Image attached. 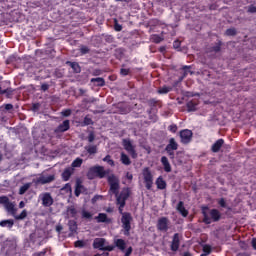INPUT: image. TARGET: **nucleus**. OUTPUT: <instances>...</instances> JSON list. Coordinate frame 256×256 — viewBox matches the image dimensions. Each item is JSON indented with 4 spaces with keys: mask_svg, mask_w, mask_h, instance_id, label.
<instances>
[{
    "mask_svg": "<svg viewBox=\"0 0 256 256\" xmlns=\"http://www.w3.org/2000/svg\"><path fill=\"white\" fill-rule=\"evenodd\" d=\"M74 173H75V169L71 167L65 168V170L62 173L63 181H69V179H71V175H73Z\"/></svg>",
    "mask_w": 256,
    "mask_h": 256,
    "instance_id": "obj_15",
    "label": "nucleus"
},
{
    "mask_svg": "<svg viewBox=\"0 0 256 256\" xmlns=\"http://www.w3.org/2000/svg\"><path fill=\"white\" fill-rule=\"evenodd\" d=\"M68 213L72 215V217H75V215H77V210L75 209V207H70L68 208Z\"/></svg>",
    "mask_w": 256,
    "mask_h": 256,
    "instance_id": "obj_39",
    "label": "nucleus"
},
{
    "mask_svg": "<svg viewBox=\"0 0 256 256\" xmlns=\"http://www.w3.org/2000/svg\"><path fill=\"white\" fill-rule=\"evenodd\" d=\"M88 141H89V143H93L95 141V134L93 132H91L88 135Z\"/></svg>",
    "mask_w": 256,
    "mask_h": 256,
    "instance_id": "obj_43",
    "label": "nucleus"
},
{
    "mask_svg": "<svg viewBox=\"0 0 256 256\" xmlns=\"http://www.w3.org/2000/svg\"><path fill=\"white\" fill-rule=\"evenodd\" d=\"M252 247H253V249H255V251H256V238H253V239H252Z\"/></svg>",
    "mask_w": 256,
    "mask_h": 256,
    "instance_id": "obj_57",
    "label": "nucleus"
},
{
    "mask_svg": "<svg viewBox=\"0 0 256 256\" xmlns=\"http://www.w3.org/2000/svg\"><path fill=\"white\" fill-rule=\"evenodd\" d=\"M4 109H6V111H11V109H13V105L12 104H5Z\"/></svg>",
    "mask_w": 256,
    "mask_h": 256,
    "instance_id": "obj_51",
    "label": "nucleus"
},
{
    "mask_svg": "<svg viewBox=\"0 0 256 256\" xmlns=\"http://www.w3.org/2000/svg\"><path fill=\"white\" fill-rule=\"evenodd\" d=\"M237 256H251L247 252L238 253Z\"/></svg>",
    "mask_w": 256,
    "mask_h": 256,
    "instance_id": "obj_58",
    "label": "nucleus"
},
{
    "mask_svg": "<svg viewBox=\"0 0 256 256\" xmlns=\"http://www.w3.org/2000/svg\"><path fill=\"white\" fill-rule=\"evenodd\" d=\"M178 147H179V145L175 141V138H171L169 140L168 145L166 146V151H167L168 155H170L171 159H173V157L175 156L174 151H177Z\"/></svg>",
    "mask_w": 256,
    "mask_h": 256,
    "instance_id": "obj_12",
    "label": "nucleus"
},
{
    "mask_svg": "<svg viewBox=\"0 0 256 256\" xmlns=\"http://www.w3.org/2000/svg\"><path fill=\"white\" fill-rule=\"evenodd\" d=\"M96 220L98 223H111V219L107 218V214L105 213H100L97 217Z\"/></svg>",
    "mask_w": 256,
    "mask_h": 256,
    "instance_id": "obj_22",
    "label": "nucleus"
},
{
    "mask_svg": "<svg viewBox=\"0 0 256 256\" xmlns=\"http://www.w3.org/2000/svg\"><path fill=\"white\" fill-rule=\"evenodd\" d=\"M41 89H42V91H47V89H49V85H47V84H42V85H41Z\"/></svg>",
    "mask_w": 256,
    "mask_h": 256,
    "instance_id": "obj_55",
    "label": "nucleus"
},
{
    "mask_svg": "<svg viewBox=\"0 0 256 256\" xmlns=\"http://www.w3.org/2000/svg\"><path fill=\"white\" fill-rule=\"evenodd\" d=\"M52 181H55V174H49L47 172H42L36 178V183L38 185H47V183H52Z\"/></svg>",
    "mask_w": 256,
    "mask_h": 256,
    "instance_id": "obj_7",
    "label": "nucleus"
},
{
    "mask_svg": "<svg viewBox=\"0 0 256 256\" xmlns=\"http://www.w3.org/2000/svg\"><path fill=\"white\" fill-rule=\"evenodd\" d=\"M82 217H83L84 219H91V217H93V215L90 214V212H88V211H86V210H83V211H82Z\"/></svg>",
    "mask_w": 256,
    "mask_h": 256,
    "instance_id": "obj_38",
    "label": "nucleus"
},
{
    "mask_svg": "<svg viewBox=\"0 0 256 256\" xmlns=\"http://www.w3.org/2000/svg\"><path fill=\"white\" fill-rule=\"evenodd\" d=\"M103 161L108 163V165H111V167H115V161H113V159H111L110 155H107L106 157H104Z\"/></svg>",
    "mask_w": 256,
    "mask_h": 256,
    "instance_id": "obj_34",
    "label": "nucleus"
},
{
    "mask_svg": "<svg viewBox=\"0 0 256 256\" xmlns=\"http://www.w3.org/2000/svg\"><path fill=\"white\" fill-rule=\"evenodd\" d=\"M120 73H121V75H123V76L125 77V76L129 75V69H127V68H122V69L120 70Z\"/></svg>",
    "mask_w": 256,
    "mask_h": 256,
    "instance_id": "obj_45",
    "label": "nucleus"
},
{
    "mask_svg": "<svg viewBox=\"0 0 256 256\" xmlns=\"http://www.w3.org/2000/svg\"><path fill=\"white\" fill-rule=\"evenodd\" d=\"M180 139L181 143L187 145V143H190L191 139H193V132L189 129L180 131Z\"/></svg>",
    "mask_w": 256,
    "mask_h": 256,
    "instance_id": "obj_11",
    "label": "nucleus"
},
{
    "mask_svg": "<svg viewBox=\"0 0 256 256\" xmlns=\"http://www.w3.org/2000/svg\"><path fill=\"white\" fill-rule=\"evenodd\" d=\"M0 205H3L7 213L12 215L16 221H23V219L27 218V210L24 209L19 215H17L15 202H11L7 196H0Z\"/></svg>",
    "mask_w": 256,
    "mask_h": 256,
    "instance_id": "obj_1",
    "label": "nucleus"
},
{
    "mask_svg": "<svg viewBox=\"0 0 256 256\" xmlns=\"http://www.w3.org/2000/svg\"><path fill=\"white\" fill-rule=\"evenodd\" d=\"M114 245H116V247L120 249V251H125V247H127V243H125V240L123 239L114 240Z\"/></svg>",
    "mask_w": 256,
    "mask_h": 256,
    "instance_id": "obj_20",
    "label": "nucleus"
},
{
    "mask_svg": "<svg viewBox=\"0 0 256 256\" xmlns=\"http://www.w3.org/2000/svg\"><path fill=\"white\" fill-rule=\"evenodd\" d=\"M171 87L169 86H162L161 88L158 89V93H160V95H165L167 93H169L171 91Z\"/></svg>",
    "mask_w": 256,
    "mask_h": 256,
    "instance_id": "obj_33",
    "label": "nucleus"
},
{
    "mask_svg": "<svg viewBox=\"0 0 256 256\" xmlns=\"http://www.w3.org/2000/svg\"><path fill=\"white\" fill-rule=\"evenodd\" d=\"M161 163H162V165L164 167V171L166 173H171V164L169 163V159H167L166 156H163L161 158Z\"/></svg>",
    "mask_w": 256,
    "mask_h": 256,
    "instance_id": "obj_16",
    "label": "nucleus"
},
{
    "mask_svg": "<svg viewBox=\"0 0 256 256\" xmlns=\"http://www.w3.org/2000/svg\"><path fill=\"white\" fill-rule=\"evenodd\" d=\"M85 150L87 151V153H89V155H95V153H97V146L89 145L85 147Z\"/></svg>",
    "mask_w": 256,
    "mask_h": 256,
    "instance_id": "obj_27",
    "label": "nucleus"
},
{
    "mask_svg": "<svg viewBox=\"0 0 256 256\" xmlns=\"http://www.w3.org/2000/svg\"><path fill=\"white\" fill-rule=\"evenodd\" d=\"M14 225L15 221L13 219L0 221V227H7L8 229H12Z\"/></svg>",
    "mask_w": 256,
    "mask_h": 256,
    "instance_id": "obj_18",
    "label": "nucleus"
},
{
    "mask_svg": "<svg viewBox=\"0 0 256 256\" xmlns=\"http://www.w3.org/2000/svg\"><path fill=\"white\" fill-rule=\"evenodd\" d=\"M99 199H103V196H99V195H96L92 198V203H97V201H99Z\"/></svg>",
    "mask_w": 256,
    "mask_h": 256,
    "instance_id": "obj_47",
    "label": "nucleus"
},
{
    "mask_svg": "<svg viewBox=\"0 0 256 256\" xmlns=\"http://www.w3.org/2000/svg\"><path fill=\"white\" fill-rule=\"evenodd\" d=\"M237 33V31L234 28H230L226 30V35L233 36Z\"/></svg>",
    "mask_w": 256,
    "mask_h": 256,
    "instance_id": "obj_40",
    "label": "nucleus"
},
{
    "mask_svg": "<svg viewBox=\"0 0 256 256\" xmlns=\"http://www.w3.org/2000/svg\"><path fill=\"white\" fill-rule=\"evenodd\" d=\"M122 215V227L124 229V235H129V232L131 231V221H132V217L131 214L125 212L123 213V208H122V212H120Z\"/></svg>",
    "mask_w": 256,
    "mask_h": 256,
    "instance_id": "obj_5",
    "label": "nucleus"
},
{
    "mask_svg": "<svg viewBox=\"0 0 256 256\" xmlns=\"http://www.w3.org/2000/svg\"><path fill=\"white\" fill-rule=\"evenodd\" d=\"M81 53L85 55V53H89V48L87 46H83L80 49Z\"/></svg>",
    "mask_w": 256,
    "mask_h": 256,
    "instance_id": "obj_46",
    "label": "nucleus"
},
{
    "mask_svg": "<svg viewBox=\"0 0 256 256\" xmlns=\"http://www.w3.org/2000/svg\"><path fill=\"white\" fill-rule=\"evenodd\" d=\"M126 177H127V179H129L131 181V179H133V174L127 173Z\"/></svg>",
    "mask_w": 256,
    "mask_h": 256,
    "instance_id": "obj_61",
    "label": "nucleus"
},
{
    "mask_svg": "<svg viewBox=\"0 0 256 256\" xmlns=\"http://www.w3.org/2000/svg\"><path fill=\"white\" fill-rule=\"evenodd\" d=\"M109 173L108 171H105V168L103 166H93L89 169L87 173L88 179H95V177H99V179H103Z\"/></svg>",
    "mask_w": 256,
    "mask_h": 256,
    "instance_id": "obj_3",
    "label": "nucleus"
},
{
    "mask_svg": "<svg viewBox=\"0 0 256 256\" xmlns=\"http://www.w3.org/2000/svg\"><path fill=\"white\" fill-rule=\"evenodd\" d=\"M84 123H85L86 125H91L92 120H91L90 118L85 117Z\"/></svg>",
    "mask_w": 256,
    "mask_h": 256,
    "instance_id": "obj_54",
    "label": "nucleus"
},
{
    "mask_svg": "<svg viewBox=\"0 0 256 256\" xmlns=\"http://www.w3.org/2000/svg\"><path fill=\"white\" fill-rule=\"evenodd\" d=\"M187 109H188V111H197V102L189 101L187 103Z\"/></svg>",
    "mask_w": 256,
    "mask_h": 256,
    "instance_id": "obj_30",
    "label": "nucleus"
},
{
    "mask_svg": "<svg viewBox=\"0 0 256 256\" xmlns=\"http://www.w3.org/2000/svg\"><path fill=\"white\" fill-rule=\"evenodd\" d=\"M213 51H214V53H218V51H221V45L218 44L217 46H215V47L213 48Z\"/></svg>",
    "mask_w": 256,
    "mask_h": 256,
    "instance_id": "obj_52",
    "label": "nucleus"
},
{
    "mask_svg": "<svg viewBox=\"0 0 256 256\" xmlns=\"http://www.w3.org/2000/svg\"><path fill=\"white\" fill-rule=\"evenodd\" d=\"M83 165V159L81 158H76L72 164H71V168L72 169H76V168H79Z\"/></svg>",
    "mask_w": 256,
    "mask_h": 256,
    "instance_id": "obj_24",
    "label": "nucleus"
},
{
    "mask_svg": "<svg viewBox=\"0 0 256 256\" xmlns=\"http://www.w3.org/2000/svg\"><path fill=\"white\" fill-rule=\"evenodd\" d=\"M43 255H45V252H38L33 254V256H43Z\"/></svg>",
    "mask_w": 256,
    "mask_h": 256,
    "instance_id": "obj_60",
    "label": "nucleus"
},
{
    "mask_svg": "<svg viewBox=\"0 0 256 256\" xmlns=\"http://www.w3.org/2000/svg\"><path fill=\"white\" fill-rule=\"evenodd\" d=\"M177 211H179V213L182 215V217H187V215H189V211H187V209H185V206L183 205V202H179L177 205Z\"/></svg>",
    "mask_w": 256,
    "mask_h": 256,
    "instance_id": "obj_21",
    "label": "nucleus"
},
{
    "mask_svg": "<svg viewBox=\"0 0 256 256\" xmlns=\"http://www.w3.org/2000/svg\"><path fill=\"white\" fill-rule=\"evenodd\" d=\"M39 199L42 201L43 207H51L53 205V196L49 192L41 193Z\"/></svg>",
    "mask_w": 256,
    "mask_h": 256,
    "instance_id": "obj_9",
    "label": "nucleus"
},
{
    "mask_svg": "<svg viewBox=\"0 0 256 256\" xmlns=\"http://www.w3.org/2000/svg\"><path fill=\"white\" fill-rule=\"evenodd\" d=\"M121 162L123 165H131V159H129V156L125 153H121Z\"/></svg>",
    "mask_w": 256,
    "mask_h": 256,
    "instance_id": "obj_29",
    "label": "nucleus"
},
{
    "mask_svg": "<svg viewBox=\"0 0 256 256\" xmlns=\"http://www.w3.org/2000/svg\"><path fill=\"white\" fill-rule=\"evenodd\" d=\"M208 208L207 207H204L202 209V213H203V216H204V223H206V225H210V223H212V221H219V219H221V213L219 212V210L217 209H212L210 211V217L207 215V210Z\"/></svg>",
    "mask_w": 256,
    "mask_h": 256,
    "instance_id": "obj_4",
    "label": "nucleus"
},
{
    "mask_svg": "<svg viewBox=\"0 0 256 256\" xmlns=\"http://www.w3.org/2000/svg\"><path fill=\"white\" fill-rule=\"evenodd\" d=\"M92 83H97L98 87H103L105 85V80L103 78H92Z\"/></svg>",
    "mask_w": 256,
    "mask_h": 256,
    "instance_id": "obj_32",
    "label": "nucleus"
},
{
    "mask_svg": "<svg viewBox=\"0 0 256 256\" xmlns=\"http://www.w3.org/2000/svg\"><path fill=\"white\" fill-rule=\"evenodd\" d=\"M25 207V202L24 201H21L19 203V209H23Z\"/></svg>",
    "mask_w": 256,
    "mask_h": 256,
    "instance_id": "obj_59",
    "label": "nucleus"
},
{
    "mask_svg": "<svg viewBox=\"0 0 256 256\" xmlns=\"http://www.w3.org/2000/svg\"><path fill=\"white\" fill-rule=\"evenodd\" d=\"M30 188H31V183L24 184L19 189V195H25V193H27V191H29Z\"/></svg>",
    "mask_w": 256,
    "mask_h": 256,
    "instance_id": "obj_25",
    "label": "nucleus"
},
{
    "mask_svg": "<svg viewBox=\"0 0 256 256\" xmlns=\"http://www.w3.org/2000/svg\"><path fill=\"white\" fill-rule=\"evenodd\" d=\"M94 249H100V251H113L114 246L107 245L105 238H96L93 242Z\"/></svg>",
    "mask_w": 256,
    "mask_h": 256,
    "instance_id": "obj_6",
    "label": "nucleus"
},
{
    "mask_svg": "<svg viewBox=\"0 0 256 256\" xmlns=\"http://www.w3.org/2000/svg\"><path fill=\"white\" fill-rule=\"evenodd\" d=\"M67 63L68 65L71 66V68L75 73H81V67H79V64L77 62H67Z\"/></svg>",
    "mask_w": 256,
    "mask_h": 256,
    "instance_id": "obj_28",
    "label": "nucleus"
},
{
    "mask_svg": "<svg viewBox=\"0 0 256 256\" xmlns=\"http://www.w3.org/2000/svg\"><path fill=\"white\" fill-rule=\"evenodd\" d=\"M248 13H256V5H250L248 7Z\"/></svg>",
    "mask_w": 256,
    "mask_h": 256,
    "instance_id": "obj_44",
    "label": "nucleus"
},
{
    "mask_svg": "<svg viewBox=\"0 0 256 256\" xmlns=\"http://www.w3.org/2000/svg\"><path fill=\"white\" fill-rule=\"evenodd\" d=\"M131 253H133V248L132 247H129L126 252H125V256H130Z\"/></svg>",
    "mask_w": 256,
    "mask_h": 256,
    "instance_id": "obj_50",
    "label": "nucleus"
},
{
    "mask_svg": "<svg viewBox=\"0 0 256 256\" xmlns=\"http://www.w3.org/2000/svg\"><path fill=\"white\" fill-rule=\"evenodd\" d=\"M211 251H212L211 245L205 244L203 246V253H205L206 255H211Z\"/></svg>",
    "mask_w": 256,
    "mask_h": 256,
    "instance_id": "obj_37",
    "label": "nucleus"
},
{
    "mask_svg": "<svg viewBox=\"0 0 256 256\" xmlns=\"http://www.w3.org/2000/svg\"><path fill=\"white\" fill-rule=\"evenodd\" d=\"M150 39L153 43H161V41H163V36H160L159 34H153Z\"/></svg>",
    "mask_w": 256,
    "mask_h": 256,
    "instance_id": "obj_31",
    "label": "nucleus"
},
{
    "mask_svg": "<svg viewBox=\"0 0 256 256\" xmlns=\"http://www.w3.org/2000/svg\"><path fill=\"white\" fill-rule=\"evenodd\" d=\"M179 249V234H174L173 240L171 243V250L172 251H177Z\"/></svg>",
    "mask_w": 256,
    "mask_h": 256,
    "instance_id": "obj_17",
    "label": "nucleus"
},
{
    "mask_svg": "<svg viewBox=\"0 0 256 256\" xmlns=\"http://www.w3.org/2000/svg\"><path fill=\"white\" fill-rule=\"evenodd\" d=\"M142 175L144 179V183L146 185V189L150 190L153 187V174H151V170L149 167H145L142 170Z\"/></svg>",
    "mask_w": 256,
    "mask_h": 256,
    "instance_id": "obj_8",
    "label": "nucleus"
},
{
    "mask_svg": "<svg viewBox=\"0 0 256 256\" xmlns=\"http://www.w3.org/2000/svg\"><path fill=\"white\" fill-rule=\"evenodd\" d=\"M81 191H83V185L77 183L75 188L76 197H79L81 195Z\"/></svg>",
    "mask_w": 256,
    "mask_h": 256,
    "instance_id": "obj_36",
    "label": "nucleus"
},
{
    "mask_svg": "<svg viewBox=\"0 0 256 256\" xmlns=\"http://www.w3.org/2000/svg\"><path fill=\"white\" fill-rule=\"evenodd\" d=\"M123 147L133 159H137V152L135 151V147H133V144H131V140L124 139Z\"/></svg>",
    "mask_w": 256,
    "mask_h": 256,
    "instance_id": "obj_10",
    "label": "nucleus"
},
{
    "mask_svg": "<svg viewBox=\"0 0 256 256\" xmlns=\"http://www.w3.org/2000/svg\"><path fill=\"white\" fill-rule=\"evenodd\" d=\"M83 245H85V243L81 240L75 242V247H83Z\"/></svg>",
    "mask_w": 256,
    "mask_h": 256,
    "instance_id": "obj_49",
    "label": "nucleus"
},
{
    "mask_svg": "<svg viewBox=\"0 0 256 256\" xmlns=\"http://www.w3.org/2000/svg\"><path fill=\"white\" fill-rule=\"evenodd\" d=\"M201 256H209V254H205V253H203V254H201Z\"/></svg>",
    "mask_w": 256,
    "mask_h": 256,
    "instance_id": "obj_64",
    "label": "nucleus"
},
{
    "mask_svg": "<svg viewBox=\"0 0 256 256\" xmlns=\"http://www.w3.org/2000/svg\"><path fill=\"white\" fill-rule=\"evenodd\" d=\"M156 185H157V188L158 189H166L167 187V183L165 182V180H163V177H158L157 180H156Z\"/></svg>",
    "mask_w": 256,
    "mask_h": 256,
    "instance_id": "obj_23",
    "label": "nucleus"
},
{
    "mask_svg": "<svg viewBox=\"0 0 256 256\" xmlns=\"http://www.w3.org/2000/svg\"><path fill=\"white\" fill-rule=\"evenodd\" d=\"M121 29H122L121 25H116V26H115V30H116V31H121Z\"/></svg>",
    "mask_w": 256,
    "mask_h": 256,
    "instance_id": "obj_62",
    "label": "nucleus"
},
{
    "mask_svg": "<svg viewBox=\"0 0 256 256\" xmlns=\"http://www.w3.org/2000/svg\"><path fill=\"white\" fill-rule=\"evenodd\" d=\"M110 193L116 195V202L119 205V213H123L125 202L129 199V188L122 189L119 194V184H110Z\"/></svg>",
    "mask_w": 256,
    "mask_h": 256,
    "instance_id": "obj_2",
    "label": "nucleus"
},
{
    "mask_svg": "<svg viewBox=\"0 0 256 256\" xmlns=\"http://www.w3.org/2000/svg\"><path fill=\"white\" fill-rule=\"evenodd\" d=\"M173 47L174 49H179V47H181V42H179V40L174 41Z\"/></svg>",
    "mask_w": 256,
    "mask_h": 256,
    "instance_id": "obj_48",
    "label": "nucleus"
},
{
    "mask_svg": "<svg viewBox=\"0 0 256 256\" xmlns=\"http://www.w3.org/2000/svg\"><path fill=\"white\" fill-rule=\"evenodd\" d=\"M225 143V141H223V139H219L217 140L213 145H212V151L213 153H218V151L221 149V147H223V144Z\"/></svg>",
    "mask_w": 256,
    "mask_h": 256,
    "instance_id": "obj_19",
    "label": "nucleus"
},
{
    "mask_svg": "<svg viewBox=\"0 0 256 256\" xmlns=\"http://www.w3.org/2000/svg\"><path fill=\"white\" fill-rule=\"evenodd\" d=\"M168 129L171 133H177V125L175 124L170 125Z\"/></svg>",
    "mask_w": 256,
    "mask_h": 256,
    "instance_id": "obj_41",
    "label": "nucleus"
},
{
    "mask_svg": "<svg viewBox=\"0 0 256 256\" xmlns=\"http://www.w3.org/2000/svg\"><path fill=\"white\" fill-rule=\"evenodd\" d=\"M183 256H191V254L188 252H185Z\"/></svg>",
    "mask_w": 256,
    "mask_h": 256,
    "instance_id": "obj_63",
    "label": "nucleus"
},
{
    "mask_svg": "<svg viewBox=\"0 0 256 256\" xmlns=\"http://www.w3.org/2000/svg\"><path fill=\"white\" fill-rule=\"evenodd\" d=\"M158 231H167L169 229V218L161 217L157 222Z\"/></svg>",
    "mask_w": 256,
    "mask_h": 256,
    "instance_id": "obj_13",
    "label": "nucleus"
},
{
    "mask_svg": "<svg viewBox=\"0 0 256 256\" xmlns=\"http://www.w3.org/2000/svg\"><path fill=\"white\" fill-rule=\"evenodd\" d=\"M70 129V122L69 120L63 121L62 124H60L56 129L55 133H65V131H69Z\"/></svg>",
    "mask_w": 256,
    "mask_h": 256,
    "instance_id": "obj_14",
    "label": "nucleus"
},
{
    "mask_svg": "<svg viewBox=\"0 0 256 256\" xmlns=\"http://www.w3.org/2000/svg\"><path fill=\"white\" fill-rule=\"evenodd\" d=\"M220 207H225V199L221 198L219 201H218Z\"/></svg>",
    "mask_w": 256,
    "mask_h": 256,
    "instance_id": "obj_53",
    "label": "nucleus"
},
{
    "mask_svg": "<svg viewBox=\"0 0 256 256\" xmlns=\"http://www.w3.org/2000/svg\"><path fill=\"white\" fill-rule=\"evenodd\" d=\"M56 231H57L58 233H61V231H63V226L58 225V226L56 227Z\"/></svg>",
    "mask_w": 256,
    "mask_h": 256,
    "instance_id": "obj_56",
    "label": "nucleus"
},
{
    "mask_svg": "<svg viewBox=\"0 0 256 256\" xmlns=\"http://www.w3.org/2000/svg\"><path fill=\"white\" fill-rule=\"evenodd\" d=\"M108 183L109 185H118L119 184V178L115 175L108 176Z\"/></svg>",
    "mask_w": 256,
    "mask_h": 256,
    "instance_id": "obj_26",
    "label": "nucleus"
},
{
    "mask_svg": "<svg viewBox=\"0 0 256 256\" xmlns=\"http://www.w3.org/2000/svg\"><path fill=\"white\" fill-rule=\"evenodd\" d=\"M61 115H63V117H69L71 115V109L63 110Z\"/></svg>",
    "mask_w": 256,
    "mask_h": 256,
    "instance_id": "obj_42",
    "label": "nucleus"
},
{
    "mask_svg": "<svg viewBox=\"0 0 256 256\" xmlns=\"http://www.w3.org/2000/svg\"><path fill=\"white\" fill-rule=\"evenodd\" d=\"M61 191H64V193L71 195V193H72L71 184H69V183L65 184V186L62 187Z\"/></svg>",
    "mask_w": 256,
    "mask_h": 256,
    "instance_id": "obj_35",
    "label": "nucleus"
}]
</instances>
